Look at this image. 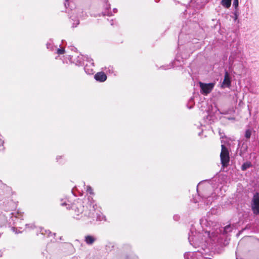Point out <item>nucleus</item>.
Listing matches in <instances>:
<instances>
[{"instance_id":"15","label":"nucleus","mask_w":259,"mask_h":259,"mask_svg":"<svg viewBox=\"0 0 259 259\" xmlns=\"http://www.w3.org/2000/svg\"><path fill=\"white\" fill-rule=\"evenodd\" d=\"M251 135V131L250 129H248L245 131V137L247 139L250 138Z\"/></svg>"},{"instance_id":"6","label":"nucleus","mask_w":259,"mask_h":259,"mask_svg":"<svg viewBox=\"0 0 259 259\" xmlns=\"http://www.w3.org/2000/svg\"><path fill=\"white\" fill-rule=\"evenodd\" d=\"M199 84L201 93L204 95L210 93L214 85L213 83H204L201 82H199Z\"/></svg>"},{"instance_id":"23","label":"nucleus","mask_w":259,"mask_h":259,"mask_svg":"<svg viewBox=\"0 0 259 259\" xmlns=\"http://www.w3.org/2000/svg\"><path fill=\"white\" fill-rule=\"evenodd\" d=\"M179 218H180V217H179V215L176 214V215H175L174 216V219L175 221H178V220H179Z\"/></svg>"},{"instance_id":"29","label":"nucleus","mask_w":259,"mask_h":259,"mask_svg":"<svg viewBox=\"0 0 259 259\" xmlns=\"http://www.w3.org/2000/svg\"><path fill=\"white\" fill-rule=\"evenodd\" d=\"M68 0H65V3H64V5H65V7H66V2H68Z\"/></svg>"},{"instance_id":"26","label":"nucleus","mask_w":259,"mask_h":259,"mask_svg":"<svg viewBox=\"0 0 259 259\" xmlns=\"http://www.w3.org/2000/svg\"><path fill=\"white\" fill-rule=\"evenodd\" d=\"M113 12H114V13H117V9H116V8H114V9L113 10Z\"/></svg>"},{"instance_id":"33","label":"nucleus","mask_w":259,"mask_h":259,"mask_svg":"<svg viewBox=\"0 0 259 259\" xmlns=\"http://www.w3.org/2000/svg\"><path fill=\"white\" fill-rule=\"evenodd\" d=\"M210 225L208 224V225H206V227H208V226H209Z\"/></svg>"},{"instance_id":"30","label":"nucleus","mask_w":259,"mask_h":259,"mask_svg":"<svg viewBox=\"0 0 259 259\" xmlns=\"http://www.w3.org/2000/svg\"><path fill=\"white\" fill-rule=\"evenodd\" d=\"M225 227H231V226H230V225H226Z\"/></svg>"},{"instance_id":"28","label":"nucleus","mask_w":259,"mask_h":259,"mask_svg":"<svg viewBox=\"0 0 259 259\" xmlns=\"http://www.w3.org/2000/svg\"><path fill=\"white\" fill-rule=\"evenodd\" d=\"M84 69L85 71L86 72H88V71H87V69H87V66H85L84 67Z\"/></svg>"},{"instance_id":"8","label":"nucleus","mask_w":259,"mask_h":259,"mask_svg":"<svg viewBox=\"0 0 259 259\" xmlns=\"http://www.w3.org/2000/svg\"><path fill=\"white\" fill-rule=\"evenodd\" d=\"M40 234L45 237H50L53 236H55V233H52L51 231L47 228H38Z\"/></svg>"},{"instance_id":"7","label":"nucleus","mask_w":259,"mask_h":259,"mask_svg":"<svg viewBox=\"0 0 259 259\" xmlns=\"http://www.w3.org/2000/svg\"><path fill=\"white\" fill-rule=\"evenodd\" d=\"M231 77L228 71H226L225 73L224 79L222 84V87L229 88L231 85Z\"/></svg>"},{"instance_id":"24","label":"nucleus","mask_w":259,"mask_h":259,"mask_svg":"<svg viewBox=\"0 0 259 259\" xmlns=\"http://www.w3.org/2000/svg\"><path fill=\"white\" fill-rule=\"evenodd\" d=\"M103 15L104 16H105V15H108V16H111L112 14H111V13H109V12H108L107 13H106V12H103Z\"/></svg>"},{"instance_id":"35","label":"nucleus","mask_w":259,"mask_h":259,"mask_svg":"<svg viewBox=\"0 0 259 259\" xmlns=\"http://www.w3.org/2000/svg\"><path fill=\"white\" fill-rule=\"evenodd\" d=\"M2 256V254H1V253H0V256Z\"/></svg>"},{"instance_id":"25","label":"nucleus","mask_w":259,"mask_h":259,"mask_svg":"<svg viewBox=\"0 0 259 259\" xmlns=\"http://www.w3.org/2000/svg\"><path fill=\"white\" fill-rule=\"evenodd\" d=\"M110 8V5H109H109H107H107H106V9L108 10V9H109Z\"/></svg>"},{"instance_id":"9","label":"nucleus","mask_w":259,"mask_h":259,"mask_svg":"<svg viewBox=\"0 0 259 259\" xmlns=\"http://www.w3.org/2000/svg\"><path fill=\"white\" fill-rule=\"evenodd\" d=\"M95 79L100 82H104L107 79L106 75L103 72H98L94 76Z\"/></svg>"},{"instance_id":"10","label":"nucleus","mask_w":259,"mask_h":259,"mask_svg":"<svg viewBox=\"0 0 259 259\" xmlns=\"http://www.w3.org/2000/svg\"><path fill=\"white\" fill-rule=\"evenodd\" d=\"M217 195L215 194H212L211 196H207L205 195L203 196V198H205L206 199V203L207 204H208L209 203H211V202L215 199H217Z\"/></svg>"},{"instance_id":"20","label":"nucleus","mask_w":259,"mask_h":259,"mask_svg":"<svg viewBox=\"0 0 259 259\" xmlns=\"http://www.w3.org/2000/svg\"><path fill=\"white\" fill-rule=\"evenodd\" d=\"M206 222V220L201 219L200 220V224L203 227V225H205Z\"/></svg>"},{"instance_id":"21","label":"nucleus","mask_w":259,"mask_h":259,"mask_svg":"<svg viewBox=\"0 0 259 259\" xmlns=\"http://www.w3.org/2000/svg\"><path fill=\"white\" fill-rule=\"evenodd\" d=\"M233 6L237 8L238 6V0H234Z\"/></svg>"},{"instance_id":"31","label":"nucleus","mask_w":259,"mask_h":259,"mask_svg":"<svg viewBox=\"0 0 259 259\" xmlns=\"http://www.w3.org/2000/svg\"><path fill=\"white\" fill-rule=\"evenodd\" d=\"M57 160H58L59 159V156H57V158H56Z\"/></svg>"},{"instance_id":"12","label":"nucleus","mask_w":259,"mask_h":259,"mask_svg":"<svg viewBox=\"0 0 259 259\" xmlns=\"http://www.w3.org/2000/svg\"><path fill=\"white\" fill-rule=\"evenodd\" d=\"M252 166V164L249 161L244 162L241 166V169L243 171L246 170L247 168Z\"/></svg>"},{"instance_id":"5","label":"nucleus","mask_w":259,"mask_h":259,"mask_svg":"<svg viewBox=\"0 0 259 259\" xmlns=\"http://www.w3.org/2000/svg\"><path fill=\"white\" fill-rule=\"evenodd\" d=\"M184 257L185 259H211L208 257H204L199 250L195 252H186L184 254Z\"/></svg>"},{"instance_id":"37","label":"nucleus","mask_w":259,"mask_h":259,"mask_svg":"<svg viewBox=\"0 0 259 259\" xmlns=\"http://www.w3.org/2000/svg\"><path fill=\"white\" fill-rule=\"evenodd\" d=\"M236 259H238V258L237 257Z\"/></svg>"},{"instance_id":"13","label":"nucleus","mask_w":259,"mask_h":259,"mask_svg":"<svg viewBox=\"0 0 259 259\" xmlns=\"http://www.w3.org/2000/svg\"><path fill=\"white\" fill-rule=\"evenodd\" d=\"M85 242L88 244H92L95 241V238L92 236H87L85 237Z\"/></svg>"},{"instance_id":"17","label":"nucleus","mask_w":259,"mask_h":259,"mask_svg":"<svg viewBox=\"0 0 259 259\" xmlns=\"http://www.w3.org/2000/svg\"><path fill=\"white\" fill-rule=\"evenodd\" d=\"M72 16H71L70 18L72 19V20L74 21L75 23H73L72 24V27H76L78 24H79V20H74L73 18H72Z\"/></svg>"},{"instance_id":"3","label":"nucleus","mask_w":259,"mask_h":259,"mask_svg":"<svg viewBox=\"0 0 259 259\" xmlns=\"http://www.w3.org/2000/svg\"><path fill=\"white\" fill-rule=\"evenodd\" d=\"M220 157L222 166H227L230 161L229 152L227 148L224 145H221Z\"/></svg>"},{"instance_id":"2","label":"nucleus","mask_w":259,"mask_h":259,"mask_svg":"<svg viewBox=\"0 0 259 259\" xmlns=\"http://www.w3.org/2000/svg\"><path fill=\"white\" fill-rule=\"evenodd\" d=\"M97 208V205L91 197H89L84 201L78 199L71 206V210L74 213L73 217L76 219L88 217L92 218L93 220H105V217Z\"/></svg>"},{"instance_id":"4","label":"nucleus","mask_w":259,"mask_h":259,"mask_svg":"<svg viewBox=\"0 0 259 259\" xmlns=\"http://www.w3.org/2000/svg\"><path fill=\"white\" fill-rule=\"evenodd\" d=\"M251 207L254 214H259V193L254 194L251 200Z\"/></svg>"},{"instance_id":"14","label":"nucleus","mask_w":259,"mask_h":259,"mask_svg":"<svg viewBox=\"0 0 259 259\" xmlns=\"http://www.w3.org/2000/svg\"><path fill=\"white\" fill-rule=\"evenodd\" d=\"M11 231L16 234L21 233L24 230H20L19 229H22L23 228H11Z\"/></svg>"},{"instance_id":"19","label":"nucleus","mask_w":259,"mask_h":259,"mask_svg":"<svg viewBox=\"0 0 259 259\" xmlns=\"http://www.w3.org/2000/svg\"><path fill=\"white\" fill-rule=\"evenodd\" d=\"M107 72H109L110 73H113L114 71H113V67L112 66H109L108 68H107Z\"/></svg>"},{"instance_id":"1","label":"nucleus","mask_w":259,"mask_h":259,"mask_svg":"<svg viewBox=\"0 0 259 259\" xmlns=\"http://www.w3.org/2000/svg\"><path fill=\"white\" fill-rule=\"evenodd\" d=\"M220 228L215 229L214 228H209V230L204 228H191L189 233L188 240L190 243L195 248L200 247L203 250L206 248L208 242L219 241L222 235L220 232L224 233L226 229L229 228Z\"/></svg>"},{"instance_id":"16","label":"nucleus","mask_w":259,"mask_h":259,"mask_svg":"<svg viewBox=\"0 0 259 259\" xmlns=\"http://www.w3.org/2000/svg\"><path fill=\"white\" fill-rule=\"evenodd\" d=\"M87 192L88 193H90V194H92V195L94 194L93 190L92 188V187L90 186H88L87 187Z\"/></svg>"},{"instance_id":"34","label":"nucleus","mask_w":259,"mask_h":259,"mask_svg":"<svg viewBox=\"0 0 259 259\" xmlns=\"http://www.w3.org/2000/svg\"><path fill=\"white\" fill-rule=\"evenodd\" d=\"M247 228L246 227H244V229L242 230V231H243L244 230H245V229H246Z\"/></svg>"},{"instance_id":"22","label":"nucleus","mask_w":259,"mask_h":259,"mask_svg":"<svg viewBox=\"0 0 259 259\" xmlns=\"http://www.w3.org/2000/svg\"><path fill=\"white\" fill-rule=\"evenodd\" d=\"M61 205H62V206H64V205H68V206L67 207V208H69V206H70V204L67 203L66 202V201L65 200V201L64 202H62L61 203Z\"/></svg>"},{"instance_id":"11","label":"nucleus","mask_w":259,"mask_h":259,"mask_svg":"<svg viewBox=\"0 0 259 259\" xmlns=\"http://www.w3.org/2000/svg\"><path fill=\"white\" fill-rule=\"evenodd\" d=\"M231 1L232 0H222L221 5L226 8H229L231 6Z\"/></svg>"},{"instance_id":"36","label":"nucleus","mask_w":259,"mask_h":259,"mask_svg":"<svg viewBox=\"0 0 259 259\" xmlns=\"http://www.w3.org/2000/svg\"><path fill=\"white\" fill-rule=\"evenodd\" d=\"M66 5H67V3H66ZM67 5H69V4H67Z\"/></svg>"},{"instance_id":"32","label":"nucleus","mask_w":259,"mask_h":259,"mask_svg":"<svg viewBox=\"0 0 259 259\" xmlns=\"http://www.w3.org/2000/svg\"><path fill=\"white\" fill-rule=\"evenodd\" d=\"M239 66H240V67H242V64H239Z\"/></svg>"},{"instance_id":"27","label":"nucleus","mask_w":259,"mask_h":259,"mask_svg":"<svg viewBox=\"0 0 259 259\" xmlns=\"http://www.w3.org/2000/svg\"><path fill=\"white\" fill-rule=\"evenodd\" d=\"M14 215L13 213H11L9 214L10 217V219H11V218H13V216H12V215Z\"/></svg>"},{"instance_id":"18","label":"nucleus","mask_w":259,"mask_h":259,"mask_svg":"<svg viewBox=\"0 0 259 259\" xmlns=\"http://www.w3.org/2000/svg\"><path fill=\"white\" fill-rule=\"evenodd\" d=\"M57 53L59 55L63 54L65 53V50L64 48H61L58 49L57 51Z\"/></svg>"}]
</instances>
